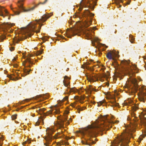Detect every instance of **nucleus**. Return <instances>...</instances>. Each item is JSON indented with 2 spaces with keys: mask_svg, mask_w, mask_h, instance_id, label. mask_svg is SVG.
<instances>
[{
  "mask_svg": "<svg viewBox=\"0 0 146 146\" xmlns=\"http://www.w3.org/2000/svg\"><path fill=\"white\" fill-rule=\"evenodd\" d=\"M119 122V121H117L114 122L108 115L104 116L102 118L97 119L92 125L88 126L86 129L85 134L89 136H95L99 131L105 129L108 130L112 127L114 123Z\"/></svg>",
  "mask_w": 146,
  "mask_h": 146,
  "instance_id": "f257e3e1",
  "label": "nucleus"
},
{
  "mask_svg": "<svg viewBox=\"0 0 146 146\" xmlns=\"http://www.w3.org/2000/svg\"><path fill=\"white\" fill-rule=\"evenodd\" d=\"M50 16H49V15L44 14L42 17V19H40L38 21L37 20H35L33 22L30 23L27 27L24 30V33L25 36L31 37L32 35H33V33L34 32L36 33H39L40 31V29L42 25H40V23L39 27L38 28L37 30H35L36 28V25L37 23L42 21L45 22L46 20L50 17Z\"/></svg>",
  "mask_w": 146,
  "mask_h": 146,
  "instance_id": "f03ea898",
  "label": "nucleus"
},
{
  "mask_svg": "<svg viewBox=\"0 0 146 146\" xmlns=\"http://www.w3.org/2000/svg\"><path fill=\"white\" fill-rule=\"evenodd\" d=\"M127 129L126 133H122L117 137V140L112 143L111 146H119L120 143H122L120 146H126L128 143L129 138L133 137L132 132L135 131V130L131 127H128Z\"/></svg>",
  "mask_w": 146,
  "mask_h": 146,
  "instance_id": "7ed1b4c3",
  "label": "nucleus"
},
{
  "mask_svg": "<svg viewBox=\"0 0 146 146\" xmlns=\"http://www.w3.org/2000/svg\"><path fill=\"white\" fill-rule=\"evenodd\" d=\"M137 81L136 79L132 81L134 84V92L135 93L139 90V92L138 93L139 99L140 101L145 103L146 101V88L142 86L139 87L137 85Z\"/></svg>",
  "mask_w": 146,
  "mask_h": 146,
  "instance_id": "20e7f679",
  "label": "nucleus"
},
{
  "mask_svg": "<svg viewBox=\"0 0 146 146\" xmlns=\"http://www.w3.org/2000/svg\"><path fill=\"white\" fill-rule=\"evenodd\" d=\"M46 131L47 136L45 138V139L46 141V143H44V144L46 146H48L51 141L52 138V135L55 131L53 127H51L47 128L46 129Z\"/></svg>",
  "mask_w": 146,
  "mask_h": 146,
  "instance_id": "39448f33",
  "label": "nucleus"
},
{
  "mask_svg": "<svg viewBox=\"0 0 146 146\" xmlns=\"http://www.w3.org/2000/svg\"><path fill=\"white\" fill-rule=\"evenodd\" d=\"M47 1V0H45L43 2H40L38 4L36 5L35 6L31 8L28 9H25L24 7L23 6V4L22 2L21 1H20L19 2L20 4V5L19 6V8L20 9V10H18L17 11H14L15 14L17 15H19L20 13V11H23L24 12H29L33 10L35 7H37L38 5L40 4H45L46 2Z\"/></svg>",
  "mask_w": 146,
  "mask_h": 146,
  "instance_id": "423d86ee",
  "label": "nucleus"
},
{
  "mask_svg": "<svg viewBox=\"0 0 146 146\" xmlns=\"http://www.w3.org/2000/svg\"><path fill=\"white\" fill-rule=\"evenodd\" d=\"M97 1V0H86L84 2V6L93 10L94 6L96 5Z\"/></svg>",
  "mask_w": 146,
  "mask_h": 146,
  "instance_id": "0eeeda50",
  "label": "nucleus"
},
{
  "mask_svg": "<svg viewBox=\"0 0 146 146\" xmlns=\"http://www.w3.org/2000/svg\"><path fill=\"white\" fill-rule=\"evenodd\" d=\"M54 107L55 108H56L57 107V105L54 106ZM46 110V109L43 108L42 109H39V111H42L43 115L44 116H47L49 114H51L52 113V111L54 110H55V111L54 112V113L56 114H59L60 113V111L59 108H51V110H49V111L47 112L46 113H44L43 112L44 111Z\"/></svg>",
  "mask_w": 146,
  "mask_h": 146,
  "instance_id": "6e6552de",
  "label": "nucleus"
},
{
  "mask_svg": "<svg viewBox=\"0 0 146 146\" xmlns=\"http://www.w3.org/2000/svg\"><path fill=\"white\" fill-rule=\"evenodd\" d=\"M85 13L86 15L90 17V19L88 21L86 22L85 25L86 27L89 26L91 24L93 17L94 15V14L93 13H90V11L88 10H86L85 11Z\"/></svg>",
  "mask_w": 146,
  "mask_h": 146,
  "instance_id": "1a4fd4ad",
  "label": "nucleus"
},
{
  "mask_svg": "<svg viewBox=\"0 0 146 146\" xmlns=\"http://www.w3.org/2000/svg\"><path fill=\"white\" fill-rule=\"evenodd\" d=\"M118 54L117 52H108L106 56L107 58L109 59L113 60L115 61V58L118 57Z\"/></svg>",
  "mask_w": 146,
  "mask_h": 146,
  "instance_id": "9d476101",
  "label": "nucleus"
},
{
  "mask_svg": "<svg viewBox=\"0 0 146 146\" xmlns=\"http://www.w3.org/2000/svg\"><path fill=\"white\" fill-rule=\"evenodd\" d=\"M67 120V118L64 117V119L60 120L56 124V126L58 129H62L64 128V121Z\"/></svg>",
  "mask_w": 146,
  "mask_h": 146,
  "instance_id": "9b49d317",
  "label": "nucleus"
},
{
  "mask_svg": "<svg viewBox=\"0 0 146 146\" xmlns=\"http://www.w3.org/2000/svg\"><path fill=\"white\" fill-rule=\"evenodd\" d=\"M2 27L3 31L4 32L7 31L9 32V29L11 27V26L8 23H3L2 26Z\"/></svg>",
  "mask_w": 146,
  "mask_h": 146,
  "instance_id": "f8f14e48",
  "label": "nucleus"
},
{
  "mask_svg": "<svg viewBox=\"0 0 146 146\" xmlns=\"http://www.w3.org/2000/svg\"><path fill=\"white\" fill-rule=\"evenodd\" d=\"M80 32V31L79 30L76 29H71L70 31V33L72 34L73 36L76 35H78V34Z\"/></svg>",
  "mask_w": 146,
  "mask_h": 146,
  "instance_id": "ddd939ff",
  "label": "nucleus"
},
{
  "mask_svg": "<svg viewBox=\"0 0 146 146\" xmlns=\"http://www.w3.org/2000/svg\"><path fill=\"white\" fill-rule=\"evenodd\" d=\"M146 129H145L143 130L142 134L140 135V137L138 138V141L140 142L142 140L143 138H144L146 135Z\"/></svg>",
  "mask_w": 146,
  "mask_h": 146,
  "instance_id": "4468645a",
  "label": "nucleus"
},
{
  "mask_svg": "<svg viewBox=\"0 0 146 146\" xmlns=\"http://www.w3.org/2000/svg\"><path fill=\"white\" fill-rule=\"evenodd\" d=\"M86 78L90 82L95 81V80L94 79V78H96V77L94 76L91 75H86Z\"/></svg>",
  "mask_w": 146,
  "mask_h": 146,
  "instance_id": "2eb2a0df",
  "label": "nucleus"
},
{
  "mask_svg": "<svg viewBox=\"0 0 146 146\" xmlns=\"http://www.w3.org/2000/svg\"><path fill=\"white\" fill-rule=\"evenodd\" d=\"M88 91L87 92V93L88 94H90L91 93L92 91H96V90L94 89L93 88H92L91 86L90 85L88 88Z\"/></svg>",
  "mask_w": 146,
  "mask_h": 146,
  "instance_id": "dca6fc26",
  "label": "nucleus"
},
{
  "mask_svg": "<svg viewBox=\"0 0 146 146\" xmlns=\"http://www.w3.org/2000/svg\"><path fill=\"white\" fill-rule=\"evenodd\" d=\"M62 131H61V132H59L56 133L55 136H54V137L55 139H58L59 138H61L62 136H60V135L62 134Z\"/></svg>",
  "mask_w": 146,
  "mask_h": 146,
  "instance_id": "f3484780",
  "label": "nucleus"
},
{
  "mask_svg": "<svg viewBox=\"0 0 146 146\" xmlns=\"http://www.w3.org/2000/svg\"><path fill=\"white\" fill-rule=\"evenodd\" d=\"M89 141L90 140H86L85 141H82V143L84 144L88 145H90L91 144L94 143V141H92L91 142H90Z\"/></svg>",
  "mask_w": 146,
  "mask_h": 146,
  "instance_id": "a211bd4d",
  "label": "nucleus"
},
{
  "mask_svg": "<svg viewBox=\"0 0 146 146\" xmlns=\"http://www.w3.org/2000/svg\"><path fill=\"white\" fill-rule=\"evenodd\" d=\"M141 122L145 125H146V117H144L142 118L140 117Z\"/></svg>",
  "mask_w": 146,
  "mask_h": 146,
  "instance_id": "6ab92c4d",
  "label": "nucleus"
},
{
  "mask_svg": "<svg viewBox=\"0 0 146 146\" xmlns=\"http://www.w3.org/2000/svg\"><path fill=\"white\" fill-rule=\"evenodd\" d=\"M134 39L135 38H133L132 35H129V40L131 43H133Z\"/></svg>",
  "mask_w": 146,
  "mask_h": 146,
  "instance_id": "aec40b11",
  "label": "nucleus"
},
{
  "mask_svg": "<svg viewBox=\"0 0 146 146\" xmlns=\"http://www.w3.org/2000/svg\"><path fill=\"white\" fill-rule=\"evenodd\" d=\"M7 77L9 78L11 80H16L19 79V78L17 77H16L15 78H13L11 76V75H7Z\"/></svg>",
  "mask_w": 146,
  "mask_h": 146,
  "instance_id": "412c9836",
  "label": "nucleus"
},
{
  "mask_svg": "<svg viewBox=\"0 0 146 146\" xmlns=\"http://www.w3.org/2000/svg\"><path fill=\"white\" fill-rule=\"evenodd\" d=\"M63 84L65 86L68 87V86L69 85V82L68 80H64L63 81Z\"/></svg>",
  "mask_w": 146,
  "mask_h": 146,
  "instance_id": "4be33fe9",
  "label": "nucleus"
},
{
  "mask_svg": "<svg viewBox=\"0 0 146 146\" xmlns=\"http://www.w3.org/2000/svg\"><path fill=\"white\" fill-rule=\"evenodd\" d=\"M26 62H28L29 64H33V62L31 60V59L29 57L27 58L25 60Z\"/></svg>",
  "mask_w": 146,
  "mask_h": 146,
  "instance_id": "5701e85b",
  "label": "nucleus"
},
{
  "mask_svg": "<svg viewBox=\"0 0 146 146\" xmlns=\"http://www.w3.org/2000/svg\"><path fill=\"white\" fill-rule=\"evenodd\" d=\"M112 106H115L118 107L119 106V104L118 103H117L115 101L112 102Z\"/></svg>",
  "mask_w": 146,
  "mask_h": 146,
  "instance_id": "b1692460",
  "label": "nucleus"
},
{
  "mask_svg": "<svg viewBox=\"0 0 146 146\" xmlns=\"http://www.w3.org/2000/svg\"><path fill=\"white\" fill-rule=\"evenodd\" d=\"M4 8L3 7L0 6V16H3L4 17L5 16L3 14L2 9Z\"/></svg>",
  "mask_w": 146,
  "mask_h": 146,
  "instance_id": "393cba45",
  "label": "nucleus"
},
{
  "mask_svg": "<svg viewBox=\"0 0 146 146\" xmlns=\"http://www.w3.org/2000/svg\"><path fill=\"white\" fill-rule=\"evenodd\" d=\"M126 72L129 74H133L132 70L131 68L128 69L127 70Z\"/></svg>",
  "mask_w": 146,
  "mask_h": 146,
  "instance_id": "a878e982",
  "label": "nucleus"
},
{
  "mask_svg": "<svg viewBox=\"0 0 146 146\" xmlns=\"http://www.w3.org/2000/svg\"><path fill=\"white\" fill-rule=\"evenodd\" d=\"M132 117H134V118L133 119V120H134V121L136 122L138 120V119H137V117L136 116H135V114L134 113H133L132 114Z\"/></svg>",
  "mask_w": 146,
  "mask_h": 146,
  "instance_id": "bb28decb",
  "label": "nucleus"
},
{
  "mask_svg": "<svg viewBox=\"0 0 146 146\" xmlns=\"http://www.w3.org/2000/svg\"><path fill=\"white\" fill-rule=\"evenodd\" d=\"M132 108L133 111H135L138 109V107L135 105L132 107Z\"/></svg>",
  "mask_w": 146,
  "mask_h": 146,
  "instance_id": "cd10ccee",
  "label": "nucleus"
},
{
  "mask_svg": "<svg viewBox=\"0 0 146 146\" xmlns=\"http://www.w3.org/2000/svg\"><path fill=\"white\" fill-rule=\"evenodd\" d=\"M43 51V50H42L41 51H38L37 52H36V55L37 56L42 54Z\"/></svg>",
  "mask_w": 146,
  "mask_h": 146,
  "instance_id": "c85d7f7f",
  "label": "nucleus"
},
{
  "mask_svg": "<svg viewBox=\"0 0 146 146\" xmlns=\"http://www.w3.org/2000/svg\"><path fill=\"white\" fill-rule=\"evenodd\" d=\"M121 62L123 64L125 65H127L129 64L128 62L125 60H123Z\"/></svg>",
  "mask_w": 146,
  "mask_h": 146,
  "instance_id": "c756f323",
  "label": "nucleus"
},
{
  "mask_svg": "<svg viewBox=\"0 0 146 146\" xmlns=\"http://www.w3.org/2000/svg\"><path fill=\"white\" fill-rule=\"evenodd\" d=\"M5 37L4 36L0 35V42L2 41Z\"/></svg>",
  "mask_w": 146,
  "mask_h": 146,
  "instance_id": "7c9ffc66",
  "label": "nucleus"
},
{
  "mask_svg": "<svg viewBox=\"0 0 146 146\" xmlns=\"http://www.w3.org/2000/svg\"><path fill=\"white\" fill-rule=\"evenodd\" d=\"M104 103V102H103L102 101H100L99 102H98L97 103L98 104V106H99L100 105H102V104H103Z\"/></svg>",
  "mask_w": 146,
  "mask_h": 146,
  "instance_id": "2f4dec72",
  "label": "nucleus"
},
{
  "mask_svg": "<svg viewBox=\"0 0 146 146\" xmlns=\"http://www.w3.org/2000/svg\"><path fill=\"white\" fill-rule=\"evenodd\" d=\"M70 92H76L75 89L74 88H72L70 89Z\"/></svg>",
  "mask_w": 146,
  "mask_h": 146,
  "instance_id": "473e14b6",
  "label": "nucleus"
},
{
  "mask_svg": "<svg viewBox=\"0 0 146 146\" xmlns=\"http://www.w3.org/2000/svg\"><path fill=\"white\" fill-rule=\"evenodd\" d=\"M84 99V97H82L81 98V100L80 101V102L82 104L84 103L83 100Z\"/></svg>",
  "mask_w": 146,
  "mask_h": 146,
  "instance_id": "72a5a7b5",
  "label": "nucleus"
},
{
  "mask_svg": "<svg viewBox=\"0 0 146 146\" xmlns=\"http://www.w3.org/2000/svg\"><path fill=\"white\" fill-rule=\"evenodd\" d=\"M146 114V110H144L141 113V115L142 116H144Z\"/></svg>",
  "mask_w": 146,
  "mask_h": 146,
  "instance_id": "f704fd0d",
  "label": "nucleus"
},
{
  "mask_svg": "<svg viewBox=\"0 0 146 146\" xmlns=\"http://www.w3.org/2000/svg\"><path fill=\"white\" fill-rule=\"evenodd\" d=\"M102 77L103 78H107V75L106 74H104L102 75Z\"/></svg>",
  "mask_w": 146,
  "mask_h": 146,
  "instance_id": "c9c22d12",
  "label": "nucleus"
},
{
  "mask_svg": "<svg viewBox=\"0 0 146 146\" xmlns=\"http://www.w3.org/2000/svg\"><path fill=\"white\" fill-rule=\"evenodd\" d=\"M17 116V114L14 115L12 116V117L13 119H15L16 118V117Z\"/></svg>",
  "mask_w": 146,
  "mask_h": 146,
  "instance_id": "e433bc0d",
  "label": "nucleus"
},
{
  "mask_svg": "<svg viewBox=\"0 0 146 146\" xmlns=\"http://www.w3.org/2000/svg\"><path fill=\"white\" fill-rule=\"evenodd\" d=\"M68 96H66L64 98L63 100H64V101L66 100H67L68 99Z\"/></svg>",
  "mask_w": 146,
  "mask_h": 146,
  "instance_id": "4c0bfd02",
  "label": "nucleus"
},
{
  "mask_svg": "<svg viewBox=\"0 0 146 146\" xmlns=\"http://www.w3.org/2000/svg\"><path fill=\"white\" fill-rule=\"evenodd\" d=\"M117 6L118 8L121 7V5L119 4V3L117 4Z\"/></svg>",
  "mask_w": 146,
  "mask_h": 146,
  "instance_id": "58836bf2",
  "label": "nucleus"
},
{
  "mask_svg": "<svg viewBox=\"0 0 146 146\" xmlns=\"http://www.w3.org/2000/svg\"><path fill=\"white\" fill-rule=\"evenodd\" d=\"M14 48L13 47H11L10 48V50L11 51H12L14 50Z\"/></svg>",
  "mask_w": 146,
  "mask_h": 146,
  "instance_id": "ea45409f",
  "label": "nucleus"
},
{
  "mask_svg": "<svg viewBox=\"0 0 146 146\" xmlns=\"http://www.w3.org/2000/svg\"><path fill=\"white\" fill-rule=\"evenodd\" d=\"M118 3H119L121 2V3H123V1L122 0H118Z\"/></svg>",
  "mask_w": 146,
  "mask_h": 146,
  "instance_id": "a19ab883",
  "label": "nucleus"
},
{
  "mask_svg": "<svg viewBox=\"0 0 146 146\" xmlns=\"http://www.w3.org/2000/svg\"><path fill=\"white\" fill-rule=\"evenodd\" d=\"M4 11L5 12V13L6 14H8V11H7V10H6V9H5L4 10Z\"/></svg>",
  "mask_w": 146,
  "mask_h": 146,
  "instance_id": "79ce46f5",
  "label": "nucleus"
},
{
  "mask_svg": "<svg viewBox=\"0 0 146 146\" xmlns=\"http://www.w3.org/2000/svg\"><path fill=\"white\" fill-rule=\"evenodd\" d=\"M136 68H137V66L135 65H134L133 66V69H136Z\"/></svg>",
  "mask_w": 146,
  "mask_h": 146,
  "instance_id": "37998d69",
  "label": "nucleus"
},
{
  "mask_svg": "<svg viewBox=\"0 0 146 146\" xmlns=\"http://www.w3.org/2000/svg\"><path fill=\"white\" fill-rule=\"evenodd\" d=\"M27 143V141H25L23 143V145H24V144H25Z\"/></svg>",
  "mask_w": 146,
  "mask_h": 146,
  "instance_id": "c03bdc74",
  "label": "nucleus"
},
{
  "mask_svg": "<svg viewBox=\"0 0 146 146\" xmlns=\"http://www.w3.org/2000/svg\"><path fill=\"white\" fill-rule=\"evenodd\" d=\"M31 70H30L29 71H28L27 70H26V71H25V72H27L28 73V74H29V71H31Z\"/></svg>",
  "mask_w": 146,
  "mask_h": 146,
  "instance_id": "a18cd8bd",
  "label": "nucleus"
},
{
  "mask_svg": "<svg viewBox=\"0 0 146 146\" xmlns=\"http://www.w3.org/2000/svg\"><path fill=\"white\" fill-rule=\"evenodd\" d=\"M71 105L73 107H74V104L72 103L71 104Z\"/></svg>",
  "mask_w": 146,
  "mask_h": 146,
  "instance_id": "49530a36",
  "label": "nucleus"
},
{
  "mask_svg": "<svg viewBox=\"0 0 146 146\" xmlns=\"http://www.w3.org/2000/svg\"><path fill=\"white\" fill-rule=\"evenodd\" d=\"M42 40L43 41H44L46 40V39L45 38H42Z\"/></svg>",
  "mask_w": 146,
  "mask_h": 146,
  "instance_id": "de8ad7c7",
  "label": "nucleus"
},
{
  "mask_svg": "<svg viewBox=\"0 0 146 146\" xmlns=\"http://www.w3.org/2000/svg\"><path fill=\"white\" fill-rule=\"evenodd\" d=\"M27 141V143H31V142L29 140Z\"/></svg>",
  "mask_w": 146,
  "mask_h": 146,
  "instance_id": "09e8293b",
  "label": "nucleus"
},
{
  "mask_svg": "<svg viewBox=\"0 0 146 146\" xmlns=\"http://www.w3.org/2000/svg\"><path fill=\"white\" fill-rule=\"evenodd\" d=\"M16 60V59L15 58H13V61H15Z\"/></svg>",
  "mask_w": 146,
  "mask_h": 146,
  "instance_id": "8fccbe9b",
  "label": "nucleus"
},
{
  "mask_svg": "<svg viewBox=\"0 0 146 146\" xmlns=\"http://www.w3.org/2000/svg\"><path fill=\"white\" fill-rule=\"evenodd\" d=\"M68 78V77L67 76H65L64 77V79H66L67 78Z\"/></svg>",
  "mask_w": 146,
  "mask_h": 146,
  "instance_id": "3c124183",
  "label": "nucleus"
},
{
  "mask_svg": "<svg viewBox=\"0 0 146 146\" xmlns=\"http://www.w3.org/2000/svg\"><path fill=\"white\" fill-rule=\"evenodd\" d=\"M36 124L37 125H39V123H38V122H37V123H36Z\"/></svg>",
  "mask_w": 146,
  "mask_h": 146,
  "instance_id": "603ef678",
  "label": "nucleus"
},
{
  "mask_svg": "<svg viewBox=\"0 0 146 146\" xmlns=\"http://www.w3.org/2000/svg\"><path fill=\"white\" fill-rule=\"evenodd\" d=\"M29 67H31V66L30 65H29L28 66Z\"/></svg>",
  "mask_w": 146,
  "mask_h": 146,
  "instance_id": "864d4df0",
  "label": "nucleus"
},
{
  "mask_svg": "<svg viewBox=\"0 0 146 146\" xmlns=\"http://www.w3.org/2000/svg\"><path fill=\"white\" fill-rule=\"evenodd\" d=\"M144 67H145V70H146V65L145 66H144Z\"/></svg>",
  "mask_w": 146,
  "mask_h": 146,
  "instance_id": "5fc2aeb1",
  "label": "nucleus"
},
{
  "mask_svg": "<svg viewBox=\"0 0 146 146\" xmlns=\"http://www.w3.org/2000/svg\"><path fill=\"white\" fill-rule=\"evenodd\" d=\"M68 37H69V38H70V35H69V36H68Z\"/></svg>",
  "mask_w": 146,
  "mask_h": 146,
  "instance_id": "6e6d98bb",
  "label": "nucleus"
},
{
  "mask_svg": "<svg viewBox=\"0 0 146 146\" xmlns=\"http://www.w3.org/2000/svg\"><path fill=\"white\" fill-rule=\"evenodd\" d=\"M35 116L34 114H33V115H32V116L34 117Z\"/></svg>",
  "mask_w": 146,
  "mask_h": 146,
  "instance_id": "4d7b16f0",
  "label": "nucleus"
},
{
  "mask_svg": "<svg viewBox=\"0 0 146 146\" xmlns=\"http://www.w3.org/2000/svg\"><path fill=\"white\" fill-rule=\"evenodd\" d=\"M50 14H51V15H52V13H50Z\"/></svg>",
  "mask_w": 146,
  "mask_h": 146,
  "instance_id": "13d9d810",
  "label": "nucleus"
},
{
  "mask_svg": "<svg viewBox=\"0 0 146 146\" xmlns=\"http://www.w3.org/2000/svg\"><path fill=\"white\" fill-rule=\"evenodd\" d=\"M68 113L69 112H67V114H68Z\"/></svg>",
  "mask_w": 146,
  "mask_h": 146,
  "instance_id": "bf43d9fd",
  "label": "nucleus"
},
{
  "mask_svg": "<svg viewBox=\"0 0 146 146\" xmlns=\"http://www.w3.org/2000/svg\"><path fill=\"white\" fill-rule=\"evenodd\" d=\"M0 146H2V145L0 144Z\"/></svg>",
  "mask_w": 146,
  "mask_h": 146,
  "instance_id": "052dcab7",
  "label": "nucleus"
},
{
  "mask_svg": "<svg viewBox=\"0 0 146 146\" xmlns=\"http://www.w3.org/2000/svg\"><path fill=\"white\" fill-rule=\"evenodd\" d=\"M16 65V67L17 66V65ZM15 67H16V66H15Z\"/></svg>",
  "mask_w": 146,
  "mask_h": 146,
  "instance_id": "680f3d73",
  "label": "nucleus"
},
{
  "mask_svg": "<svg viewBox=\"0 0 146 146\" xmlns=\"http://www.w3.org/2000/svg\"><path fill=\"white\" fill-rule=\"evenodd\" d=\"M24 1V0H23L22 1V2H23V1Z\"/></svg>",
  "mask_w": 146,
  "mask_h": 146,
  "instance_id": "e2e57ef3",
  "label": "nucleus"
}]
</instances>
